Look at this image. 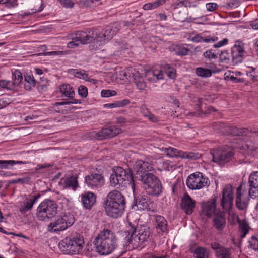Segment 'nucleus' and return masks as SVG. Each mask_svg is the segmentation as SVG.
Listing matches in <instances>:
<instances>
[{"mask_svg":"<svg viewBox=\"0 0 258 258\" xmlns=\"http://www.w3.org/2000/svg\"><path fill=\"white\" fill-rule=\"evenodd\" d=\"M26 161L15 160H0V168L9 169L15 165L26 164Z\"/></svg>","mask_w":258,"mask_h":258,"instance_id":"obj_33","label":"nucleus"},{"mask_svg":"<svg viewBox=\"0 0 258 258\" xmlns=\"http://www.w3.org/2000/svg\"><path fill=\"white\" fill-rule=\"evenodd\" d=\"M213 161L219 164L224 165L226 163L230 161L233 156V149L229 147H223L211 152Z\"/></svg>","mask_w":258,"mask_h":258,"instance_id":"obj_9","label":"nucleus"},{"mask_svg":"<svg viewBox=\"0 0 258 258\" xmlns=\"http://www.w3.org/2000/svg\"><path fill=\"white\" fill-rule=\"evenodd\" d=\"M130 101L128 99H124L115 101L112 103L105 104L104 106L106 108H113L116 107H121L128 105Z\"/></svg>","mask_w":258,"mask_h":258,"instance_id":"obj_40","label":"nucleus"},{"mask_svg":"<svg viewBox=\"0 0 258 258\" xmlns=\"http://www.w3.org/2000/svg\"><path fill=\"white\" fill-rule=\"evenodd\" d=\"M148 194L158 196L162 192V185L158 178H139Z\"/></svg>","mask_w":258,"mask_h":258,"instance_id":"obj_10","label":"nucleus"},{"mask_svg":"<svg viewBox=\"0 0 258 258\" xmlns=\"http://www.w3.org/2000/svg\"><path fill=\"white\" fill-rule=\"evenodd\" d=\"M155 221V226L158 235H163L168 232V223L166 219L158 215L153 216Z\"/></svg>","mask_w":258,"mask_h":258,"instance_id":"obj_14","label":"nucleus"},{"mask_svg":"<svg viewBox=\"0 0 258 258\" xmlns=\"http://www.w3.org/2000/svg\"><path fill=\"white\" fill-rule=\"evenodd\" d=\"M56 204L50 200L41 202L37 209V217L40 221H45L54 216L57 212Z\"/></svg>","mask_w":258,"mask_h":258,"instance_id":"obj_6","label":"nucleus"},{"mask_svg":"<svg viewBox=\"0 0 258 258\" xmlns=\"http://www.w3.org/2000/svg\"><path fill=\"white\" fill-rule=\"evenodd\" d=\"M204 55L206 58L209 59H214L216 58V54L213 52V50H207L204 53Z\"/></svg>","mask_w":258,"mask_h":258,"instance_id":"obj_60","label":"nucleus"},{"mask_svg":"<svg viewBox=\"0 0 258 258\" xmlns=\"http://www.w3.org/2000/svg\"><path fill=\"white\" fill-rule=\"evenodd\" d=\"M67 54V52L63 51H53L50 52H47L45 53V55L48 56H54L58 57H61Z\"/></svg>","mask_w":258,"mask_h":258,"instance_id":"obj_51","label":"nucleus"},{"mask_svg":"<svg viewBox=\"0 0 258 258\" xmlns=\"http://www.w3.org/2000/svg\"><path fill=\"white\" fill-rule=\"evenodd\" d=\"M59 90L63 96L72 99L75 95V91L69 84L62 85L59 88Z\"/></svg>","mask_w":258,"mask_h":258,"instance_id":"obj_29","label":"nucleus"},{"mask_svg":"<svg viewBox=\"0 0 258 258\" xmlns=\"http://www.w3.org/2000/svg\"><path fill=\"white\" fill-rule=\"evenodd\" d=\"M81 202L85 208L90 209L96 202V196L91 192L82 194Z\"/></svg>","mask_w":258,"mask_h":258,"instance_id":"obj_22","label":"nucleus"},{"mask_svg":"<svg viewBox=\"0 0 258 258\" xmlns=\"http://www.w3.org/2000/svg\"><path fill=\"white\" fill-rule=\"evenodd\" d=\"M245 54L244 44L240 42H236L232 48L231 55L232 62L234 64L241 63Z\"/></svg>","mask_w":258,"mask_h":258,"instance_id":"obj_13","label":"nucleus"},{"mask_svg":"<svg viewBox=\"0 0 258 258\" xmlns=\"http://www.w3.org/2000/svg\"><path fill=\"white\" fill-rule=\"evenodd\" d=\"M120 132V129L114 126H111L108 128L102 129L97 133L98 138L101 140L103 138L113 137Z\"/></svg>","mask_w":258,"mask_h":258,"instance_id":"obj_21","label":"nucleus"},{"mask_svg":"<svg viewBox=\"0 0 258 258\" xmlns=\"http://www.w3.org/2000/svg\"><path fill=\"white\" fill-rule=\"evenodd\" d=\"M84 244L83 237L79 235L66 237L59 242L58 246L64 253L73 255L80 253Z\"/></svg>","mask_w":258,"mask_h":258,"instance_id":"obj_4","label":"nucleus"},{"mask_svg":"<svg viewBox=\"0 0 258 258\" xmlns=\"http://www.w3.org/2000/svg\"><path fill=\"white\" fill-rule=\"evenodd\" d=\"M177 157L187 159L190 160H195L199 159L201 157V155L198 153L184 152L179 150Z\"/></svg>","mask_w":258,"mask_h":258,"instance_id":"obj_30","label":"nucleus"},{"mask_svg":"<svg viewBox=\"0 0 258 258\" xmlns=\"http://www.w3.org/2000/svg\"><path fill=\"white\" fill-rule=\"evenodd\" d=\"M75 73V76L80 79H84L87 77V74H86L85 72H78L76 71Z\"/></svg>","mask_w":258,"mask_h":258,"instance_id":"obj_63","label":"nucleus"},{"mask_svg":"<svg viewBox=\"0 0 258 258\" xmlns=\"http://www.w3.org/2000/svg\"><path fill=\"white\" fill-rule=\"evenodd\" d=\"M171 48L178 55H186L189 51V50L184 44H173Z\"/></svg>","mask_w":258,"mask_h":258,"instance_id":"obj_35","label":"nucleus"},{"mask_svg":"<svg viewBox=\"0 0 258 258\" xmlns=\"http://www.w3.org/2000/svg\"><path fill=\"white\" fill-rule=\"evenodd\" d=\"M222 247V246L218 243H214L211 244V247L214 250H215L216 253H217V251H218Z\"/></svg>","mask_w":258,"mask_h":258,"instance_id":"obj_64","label":"nucleus"},{"mask_svg":"<svg viewBox=\"0 0 258 258\" xmlns=\"http://www.w3.org/2000/svg\"><path fill=\"white\" fill-rule=\"evenodd\" d=\"M134 205L136 206L138 209L145 210L154 211L155 207L153 202L146 196L139 195L135 198L134 202Z\"/></svg>","mask_w":258,"mask_h":258,"instance_id":"obj_12","label":"nucleus"},{"mask_svg":"<svg viewBox=\"0 0 258 258\" xmlns=\"http://www.w3.org/2000/svg\"><path fill=\"white\" fill-rule=\"evenodd\" d=\"M250 189L249 196L255 199L258 198V178H249Z\"/></svg>","mask_w":258,"mask_h":258,"instance_id":"obj_26","label":"nucleus"},{"mask_svg":"<svg viewBox=\"0 0 258 258\" xmlns=\"http://www.w3.org/2000/svg\"><path fill=\"white\" fill-rule=\"evenodd\" d=\"M85 182L91 188H99L104 184L103 178H85Z\"/></svg>","mask_w":258,"mask_h":258,"instance_id":"obj_31","label":"nucleus"},{"mask_svg":"<svg viewBox=\"0 0 258 258\" xmlns=\"http://www.w3.org/2000/svg\"><path fill=\"white\" fill-rule=\"evenodd\" d=\"M133 78L134 83L139 90H143L146 87V84L143 76L138 72L135 71V73H133Z\"/></svg>","mask_w":258,"mask_h":258,"instance_id":"obj_28","label":"nucleus"},{"mask_svg":"<svg viewBox=\"0 0 258 258\" xmlns=\"http://www.w3.org/2000/svg\"><path fill=\"white\" fill-rule=\"evenodd\" d=\"M12 83L15 88L18 86L23 80L22 74L19 70H16L13 73Z\"/></svg>","mask_w":258,"mask_h":258,"instance_id":"obj_41","label":"nucleus"},{"mask_svg":"<svg viewBox=\"0 0 258 258\" xmlns=\"http://www.w3.org/2000/svg\"><path fill=\"white\" fill-rule=\"evenodd\" d=\"M127 228L128 229L124 231L125 239L133 248L137 247L149 238L150 232L148 228L141 227L137 230L131 223H129Z\"/></svg>","mask_w":258,"mask_h":258,"instance_id":"obj_3","label":"nucleus"},{"mask_svg":"<svg viewBox=\"0 0 258 258\" xmlns=\"http://www.w3.org/2000/svg\"><path fill=\"white\" fill-rule=\"evenodd\" d=\"M217 197L214 196L208 201L202 204V214L208 217H212L215 212Z\"/></svg>","mask_w":258,"mask_h":258,"instance_id":"obj_16","label":"nucleus"},{"mask_svg":"<svg viewBox=\"0 0 258 258\" xmlns=\"http://www.w3.org/2000/svg\"><path fill=\"white\" fill-rule=\"evenodd\" d=\"M246 73L251 80L258 81V67H248Z\"/></svg>","mask_w":258,"mask_h":258,"instance_id":"obj_39","label":"nucleus"},{"mask_svg":"<svg viewBox=\"0 0 258 258\" xmlns=\"http://www.w3.org/2000/svg\"><path fill=\"white\" fill-rule=\"evenodd\" d=\"M81 44H87L95 40L94 31H78L76 33Z\"/></svg>","mask_w":258,"mask_h":258,"instance_id":"obj_20","label":"nucleus"},{"mask_svg":"<svg viewBox=\"0 0 258 258\" xmlns=\"http://www.w3.org/2000/svg\"><path fill=\"white\" fill-rule=\"evenodd\" d=\"M190 41L196 42L199 43L204 42L206 43H210L217 41L219 40L218 37L216 36H207L206 38H203L200 34H197L193 37H190Z\"/></svg>","mask_w":258,"mask_h":258,"instance_id":"obj_27","label":"nucleus"},{"mask_svg":"<svg viewBox=\"0 0 258 258\" xmlns=\"http://www.w3.org/2000/svg\"><path fill=\"white\" fill-rule=\"evenodd\" d=\"M135 71H136L132 68H128L123 71H121L119 73L120 79L124 80L125 79H128L131 77V76L133 77V73H134Z\"/></svg>","mask_w":258,"mask_h":258,"instance_id":"obj_45","label":"nucleus"},{"mask_svg":"<svg viewBox=\"0 0 258 258\" xmlns=\"http://www.w3.org/2000/svg\"><path fill=\"white\" fill-rule=\"evenodd\" d=\"M238 223L239 224V236L241 238H243L248 233L249 226L245 220H238Z\"/></svg>","mask_w":258,"mask_h":258,"instance_id":"obj_34","label":"nucleus"},{"mask_svg":"<svg viewBox=\"0 0 258 258\" xmlns=\"http://www.w3.org/2000/svg\"><path fill=\"white\" fill-rule=\"evenodd\" d=\"M77 178H61L60 183L64 184L65 187L71 188L75 190L78 186Z\"/></svg>","mask_w":258,"mask_h":258,"instance_id":"obj_36","label":"nucleus"},{"mask_svg":"<svg viewBox=\"0 0 258 258\" xmlns=\"http://www.w3.org/2000/svg\"><path fill=\"white\" fill-rule=\"evenodd\" d=\"M96 251L100 255L111 253L117 246V238L114 233L109 229L100 231L94 241Z\"/></svg>","mask_w":258,"mask_h":258,"instance_id":"obj_2","label":"nucleus"},{"mask_svg":"<svg viewBox=\"0 0 258 258\" xmlns=\"http://www.w3.org/2000/svg\"><path fill=\"white\" fill-rule=\"evenodd\" d=\"M146 111L147 114H144V116L147 117L150 120L153 122H157L158 120L157 117L149 112L148 110H146Z\"/></svg>","mask_w":258,"mask_h":258,"instance_id":"obj_61","label":"nucleus"},{"mask_svg":"<svg viewBox=\"0 0 258 258\" xmlns=\"http://www.w3.org/2000/svg\"><path fill=\"white\" fill-rule=\"evenodd\" d=\"M134 172L136 173H133V175L139 176V177H157L158 175L149 163L142 160L136 162L134 166Z\"/></svg>","mask_w":258,"mask_h":258,"instance_id":"obj_8","label":"nucleus"},{"mask_svg":"<svg viewBox=\"0 0 258 258\" xmlns=\"http://www.w3.org/2000/svg\"><path fill=\"white\" fill-rule=\"evenodd\" d=\"M248 197L246 192L242 190L241 187L240 186L237 189L236 205L237 208L240 210H245L248 204Z\"/></svg>","mask_w":258,"mask_h":258,"instance_id":"obj_15","label":"nucleus"},{"mask_svg":"<svg viewBox=\"0 0 258 258\" xmlns=\"http://www.w3.org/2000/svg\"><path fill=\"white\" fill-rule=\"evenodd\" d=\"M220 60L222 62L228 63L229 61V54L226 51L222 52L220 54Z\"/></svg>","mask_w":258,"mask_h":258,"instance_id":"obj_54","label":"nucleus"},{"mask_svg":"<svg viewBox=\"0 0 258 258\" xmlns=\"http://www.w3.org/2000/svg\"><path fill=\"white\" fill-rule=\"evenodd\" d=\"M194 254L195 258H209V250L202 247H198L194 250Z\"/></svg>","mask_w":258,"mask_h":258,"instance_id":"obj_38","label":"nucleus"},{"mask_svg":"<svg viewBox=\"0 0 258 258\" xmlns=\"http://www.w3.org/2000/svg\"><path fill=\"white\" fill-rule=\"evenodd\" d=\"M210 183L208 178H187L186 184L191 189H199Z\"/></svg>","mask_w":258,"mask_h":258,"instance_id":"obj_17","label":"nucleus"},{"mask_svg":"<svg viewBox=\"0 0 258 258\" xmlns=\"http://www.w3.org/2000/svg\"><path fill=\"white\" fill-rule=\"evenodd\" d=\"M171 7L174 10L182 7L181 0H176L171 4Z\"/></svg>","mask_w":258,"mask_h":258,"instance_id":"obj_62","label":"nucleus"},{"mask_svg":"<svg viewBox=\"0 0 258 258\" xmlns=\"http://www.w3.org/2000/svg\"><path fill=\"white\" fill-rule=\"evenodd\" d=\"M66 8H73L75 3L72 0H57Z\"/></svg>","mask_w":258,"mask_h":258,"instance_id":"obj_50","label":"nucleus"},{"mask_svg":"<svg viewBox=\"0 0 258 258\" xmlns=\"http://www.w3.org/2000/svg\"><path fill=\"white\" fill-rule=\"evenodd\" d=\"M214 225L218 230H222L225 226V219L222 214H217L213 219Z\"/></svg>","mask_w":258,"mask_h":258,"instance_id":"obj_32","label":"nucleus"},{"mask_svg":"<svg viewBox=\"0 0 258 258\" xmlns=\"http://www.w3.org/2000/svg\"><path fill=\"white\" fill-rule=\"evenodd\" d=\"M74 222V218L70 213H63L57 216L48 226L50 232H57L66 230Z\"/></svg>","mask_w":258,"mask_h":258,"instance_id":"obj_5","label":"nucleus"},{"mask_svg":"<svg viewBox=\"0 0 258 258\" xmlns=\"http://www.w3.org/2000/svg\"><path fill=\"white\" fill-rule=\"evenodd\" d=\"M54 166L52 163H44L42 164H38L36 167V170H40L44 168H50Z\"/></svg>","mask_w":258,"mask_h":258,"instance_id":"obj_59","label":"nucleus"},{"mask_svg":"<svg viewBox=\"0 0 258 258\" xmlns=\"http://www.w3.org/2000/svg\"><path fill=\"white\" fill-rule=\"evenodd\" d=\"M220 71V70L214 65H211L209 68L197 67L195 69L196 74L202 78L210 77L213 74L219 73Z\"/></svg>","mask_w":258,"mask_h":258,"instance_id":"obj_18","label":"nucleus"},{"mask_svg":"<svg viewBox=\"0 0 258 258\" xmlns=\"http://www.w3.org/2000/svg\"><path fill=\"white\" fill-rule=\"evenodd\" d=\"M222 195L220 205L224 211H230L232 209L233 203L232 187L231 186H226L224 188Z\"/></svg>","mask_w":258,"mask_h":258,"instance_id":"obj_11","label":"nucleus"},{"mask_svg":"<svg viewBox=\"0 0 258 258\" xmlns=\"http://www.w3.org/2000/svg\"><path fill=\"white\" fill-rule=\"evenodd\" d=\"M0 87L9 90H11L15 88L12 83V81L6 80H0Z\"/></svg>","mask_w":258,"mask_h":258,"instance_id":"obj_46","label":"nucleus"},{"mask_svg":"<svg viewBox=\"0 0 258 258\" xmlns=\"http://www.w3.org/2000/svg\"><path fill=\"white\" fill-rule=\"evenodd\" d=\"M71 39L72 41H70L67 44L68 48H75L78 47L79 44H81L76 33L74 34H72Z\"/></svg>","mask_w":258,"mask_h":258,"instance_id":"obj_44","label":"nucleus"},{"mask_svg":"<svg viewBox=\"0 0 258 258\" xmlns=\"http://www.w3.org/2000/svg\"><path fill=\"white\" fill-rule=\"evenodd\" d=\"M206 8L208 11L212 12L218 8V5L216 3H209L206 4Z\"/></svg>","mask_w":258,"mask_h":258,"instance_id":"obj_56","label":"nucleus"},{"mask_svg":"<svg viewBox=\"0 0 258 258\" xmlns=\"http://www.w3.org/2000/svg\"><path fill=\"white\" fill-rule=\"evenodd\" d=\"M24 77V88L27 90H30L35 86L36 81L32 75L26 74Z\"/></svg>","mask_w":258,"mask_h":258,"instance_id":"obj_37","label":"nucleus"},{"mask_svg":"<svg viewBox=\"0 0 258 258\" xmlns=\"http://www.w3.org/2000/svg\"><path fill=\"white\" fill-rule=\"evenodd\" d=\"M40 197V195H29L24 202V205L22 206L20 208V211L21 212H26L31 210L33 205L37 202Z\"/></svg>","mask_w":258,"mask_h":258,"instance_id":"obj_24","label":"nucleus"},{"mask_svg":"<svg viewBox=\"0 0 258 258\" xmlns=\"http://www.w3.org/2000/svg\"><path fill=\"white\" fill-rule=\"evenodd\" d=\"M146 76L149 82H156L163 79V73L161 70H154L148 72Z\"/></svg>","mask_w":258,"mask_h":258,"instance_id":"obj_25","label":"nucleus"},{"mask_svg":"<svg viewBox=\"0 0 258 258\" xmlns=\"http://www.w3.org/2000/svg\"><path fill=\"white\" fill-rule=\"evenodd\" d=\"M165 151L167 156L171 157H177L179 150L172 147H169L166 148Z\"/></svg>","mask_w":258,"mask_h":258,"instance_id":"obj_48","label":"nucleus"},{"mask_svg":"<svg viewBox=\"0 0 258 258\" xmlns=\"http://www.w3.org/2000/svg\"><path fill=\"white\" fill-rule=\"evenodd\" d=\"M225 75L226 76V79H229L230 80L235 83L243 82V80H242V79L237 78L236 76L234 75V72L226 73Z\"/></svg>","mask_w":258,"mask_h":258,"instance_id":"obj_47","label":"nucleus"},{"mask_svg":"<svg viewBox=\"0 0 258 258\" xmlns=\"http://www.w3.org/2000/svg\"><path fill=\"white\" fill-rule=\"evenodd\" d=\"M117 93L114 90H102L101 92V95L103 97H109L115 96Z\"/></svg>","mask_w":258,"mask_h":258,"instance_id":"obj_49","label":"nucleus"},{"mask_svg":"<svg viewBox=\"0 0 258 258\" xmlns=\"http://www.w3.org/2000/svg\"><path fill=\"white\" fill-rule=\"evenodd\" d=\"M111 185L114 187L118 186H120L121 185V181H124V178H110Z\"/></svg>","mask_w":258,"mask_h":258,"instance_id":"obj_53","label":"nucleus"},{"mask_svg":"<svg viewBox=\"0 0 258 258\" xmlns=\"http://www.w3.org/2000/svg\"><path fill=\"white\" fill-rule=\"evenodd\" d=\"M104 203L107 215L112 218L121 216L125 208L126 202L124 196L116 190L108 194Z\"/></svg>","mask_w":258,"mask_h":258,"instance_id":"obj_1","label":"nucleus"},{"mask_svg":"<svg viewBox=\"0 0 258 258\" xmlns=\"http://www.w3.org/2000/svg\"><path fill=\"white\" fill-rule=\"evenodd\" d=\"M216 255L218 258H231V250L222 247L216 253Z\"/></svg>","mask_w":258,"mask_h":258,"instance_id":"obj_42","label":"nucleus"},{"mask_svg":"<svg viewBox=\"0 0 258 258\" xmlns=\"http://www.w3.org/2000/svg\"><path fill=\"white\" fill-rule=\"evenodd\" d=\"M78 92L82 97H86L88 95V89L84 86H80L78 89Z\"/></svg>","mask_w":258,"mask_h":258,"instance_id":"obj_55","label":"nucleus"},{"mask_svg":"<svg viewBox=\"0 0 258 258\" xmlns=\"http://www.w3.org/2000/svg\"><path fill=\"white\" fill-rule=\"evenodd\" d=\"M119 29V24L117 23H114L107 26L99 33L94 31L95 39H96L99 46L103 45L112 39Z\"/></svg>","mask_w":258,"mask_h":258,"instance_id":"obj_7","label":"nucleus"},{"mask_svg":"<svg viewBox=\"0 0 258 258\" xmlns=\"http://www.w3.org/2000/svg\"><path fill=\"white\" fill-rule=\"evenodd\" d=\"M163 68L169 78L172 79L175 78L176 73L175 70L173 68L168 64H166L163 66Z\"/></svg>","mask_w":258,"mask_h":258,"instance_id":"obj_43","label":"nucleus"},{"mask_svg":"<svg viewBox=\"0 0 258 258\" xmlns=\"http://www.w3.org/2000/svg\"><path fill=\"white\" fill-rule=\"evenodd\" d=\"M228 39L227 38H224L223 40L218 41L217 43L213 45V47L214 48H219L222 46H224L227 45L228 43Z\"/></svg>","mask_w":258,"mask_h":258,"instance_id":"obj_57","label":"nucleus"},{"mask_svg":"<svg viewBox=\"0 0 258 258\" xmlns=\"http://www.w3.org/2000/svg\"><path fill=\"white\" fill-rule=\"evenodd\" d=\"M251 247L255 250H258V238L256 237H252L250 241Z\"/></svg>","mask_w":258,"mask_h":258,"instance_id":"obj_58","label":"nucleus"},{"mask_svg":"<svg viewBox=\"0 0 258 258\" xmlns=\"http://www.w3.org/2000/svg\"><path fill=\"white\" fill-rule=\"evenodd\" d=\"M196 201L187 194H185L182 198L181 206L184 211L188 215L192 213L195 207Z\"/></svg>","mask_w":258,"mask_h":258,"instance_id":"obj_19","label":"nucleus"},{"mask_svg":"<svg viewBox=\"0 0 258 258\" xmlns=\"http://www.w3.org/2000/svg\"><path fill=\"white\" fill-rule=\"evenodd\" d=\"M110 177H133V174L130 170L127 171L121 167H115L109 171Z\"/></svg>","mask_w":258,"mask_h":258,"instance_id":"obj_23","label":"nucleus"},{"mask_svg":"<svg viewBox=\"0 0 258 258\" xmlns=\"http://www.w3.org/2000/svg\"><path fill=\"white\" fill-rule=\"evenodd\" d=\"M199 4L198 0H186L185 8H196Z\"/></svg>","mask_w":258,"mask_h":258,"instance_id":"obj_52","label":"nucleus"}]
</instances>
